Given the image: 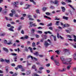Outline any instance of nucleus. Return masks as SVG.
Returning a JSON list of instances; mask_svg holds the SVG:
<instances>
[{
  "label": "nucleus",
  "instance_id": "nucleus-1",
  "mask_svg": "<svg viewBox=\"0 0 76 76\" xmlns=\"http://www.w3.org/2000/svg\"><path fill=\"white\" fill-rule=\"evenodd\" d=\"M48 42H49V43H51V40H50L49 39H48L47 41H45L44 45L45 48H47V47H48V46H49V45H50V44H49V43H48Z\"/></svg>",
  "mask_w": 76,
  "mask_h": 76
},
{
  "label": "nucleus",
  "instance_id": "nucleus-2",
  "mask_svg": "<svg viewBox=\"0 0 76 76\" xmlns=\"http://www.w3.org/2000/svg\"><path fill=\"white\" fill-rule=\"evenodd\" d=\"M27 59H29V58H31L32 60H33V59H34L36 61H37V58H36L35 57H33L32 56H31V55H29L27 57Z\"/></svg>",
  "mask_w": 76,
  "mask_h": 76
},
{
  "label": "nucleus",
  "instance_id": "nucleus-3",
  "mask_svg": "<svg viewBox=\"0 0 76 76\" xmlns=\"http://www.w3.org/2000/svg\"><path fill=\"white\" fill-rule=\"evenodd\" d=\"M50 3H53L54 4H58V1H57V0H55V1L54 2L52 1H51Z\"/></svg>",
  "mask_w": 76,
  "mask_h": 76
},
{
  "label": "nucleus",
  "instance_id": "nucleus-4",
  "mask_svg": "<svg viewBox=\"0 0 76 76\" xmlns=\"http://www.w3.org/2000/svg\"><path fill=\"white\" fill-rule=\"evenodd\" d=\"M35 31V29H34V28H32L31 29V32L32 35H35L34 33Z\"/></svg>",
  "mask_w": 76,
  "mask_h": 76
},
{
  "label": "nucleus",
  "instance_id": "nucleus-5",
  "mask_svg": "<svg viewBox=\"0 0 76 76\" xmlns=\"http://www.w3.org/2000/svg\"><path fill=\"white\" fill-rule=\"evenodd\" d=\"M66 68H63L62 69H59V72H66Z\"/></svg>",
  "mask_w": 76,
  "mask_h": 76
},
{
  "label": "nucleus",
  "instance_id": "nucleus-6",
  "mask_svg": "<svg viewBox=\"0 0 76 76\" xmlns=\"http://www.w3.org/2000/svg\"><path fill=\"white\" fill-rule=\"evenodd\" d=\"M54 62L56 66H60V63H59V62L57 60H54Z\"/></svg>",
  "mask_w": 76,
  "mask_h": 76
},
{
  "label": "nucleus",
  "instance_id": "nucleus-7",
  "mask_svg": "<svg viewBox=\"0 0 76 76\" xmlns=\"http://www.w3.org/2000/svg\"><path fill=\"white\" fill-rule=\"evenodd\" d=\"M2 49L3 50L5 51H6L7 52V53H9V50H8V49H7V48H3Z\"/></svg>",
  "mask_w": 76,
  "mask_h": 76
},
{
  "label": "nucleus",
  "instance_id": "nucleus-8",
  "mask_svg": "<svg viewBox=\"0 0 76 76\" xmlns=\"http://www.w3.org/2000/svg\"><path fill=\"white\" fill-rule=\"evenodd\" d=\"M31 5H29L28 4H26V6L27 7L25 8V9H29V7L30 6H31Z\"/></svg>",
  "mask_w": 76,
  "mask_h": 76
},
{
  "label": "nucleus",
  "instance_id": "nucleus-9",
  "mask_svg": "<svg viewBox=\"0 0 76 76\" xmlns=\"http://www.w3.org/2000/svg\"><path fill=\"white\" fill-rule=\"evenodd\" d=\"M72 61V58H69V59H66L65 61L66 62H69L70 61Z\"/></svg>",
  "mask_w": 76,
  "mask_h": 76
},
{
  "label": "nucleus",
  "instance_id": "nucleus-10",
  "mask_svg": "<svg viewBox=\"0 0 76 76\" xmlns=\"http://www.w3.org/2000/svg\"><path fill=\"white\" fill-rule=\"evenodd\" d=\"M63 19H65V20H67L69 19V17H66L65 16H63Z\"/></svg>",
  "mask_w": 76,
  "mask_h": 76
},
{
  "label": "nucleus",
  "instance_id": "nucleus-11",
  "mask_svg": "<svg viewBox=\"0 0 76 76\" xmlns=\"http://www.w3.org/2000/svg\"><path fill=\"white\" fill-rule=\"evenodd\" d=\"M42 39H46L47 38V36L46 35H43V36L42 37Z\"/></svg>",
  "mask_w": 76,
  "mask_h": 76
},
{
  "label": "nucleus",
  "instance_id": "nucleus-12",
  "mask_svg": "<svg viewBox=\"0 0 76 76\" xmlns=\"http://www.w3.org/2000/svg\"><path fill=\"white\" fill-rule=\"evenodd\" d=\"M15 4L14 5H15V7H18V6H16V5H18V2H14Z\"/></svg>",
  "mask_w": 76,
  "mask_h": 76
},
{
  "label": "nucleus",
  "instance_id": "nucleus-13",
  "mask_svg": "<svg viewBox=\"0 0 76 76\" xmlns=\"http://www.w3.org/2000/svg\"><path fill=\"white\" fill-rule=\"evenodd\" d=\"M34 54L37 56H38L39 55V53L38 52H36L34 53Z\"/></svg>",
  "mask_w": 76,
  "mask_h": 76
},
{
  "label": "nucleus",
  "instance_id": "nucleus-14",
  "mask_svg": "<svg viewBox=\"0 0 76 76\" xmlns=\"http://www.w3.org/2000/svg\"><path fill=\"white\" fill-rule=\"evenodd\" d=\"M17 67L18 68V69H22V68L23 67V66H22L21 65H18L17 66Z\"/></svg>",
  "mask_w": 76,
  "mask_h": 76
},
{
  "label": "nucleus",
  "instance_id": "nucleus-15",
  "mask_svg": "<svg viewBox=\"0 0 76 76\" xmlns=\"http://www.w3.org/2000/svg\"><path fill=\"white\" fill-rule=\"evenodd\" d=\"M61 61H62V62L64 61V58L63 56H62L61 57Z\"/></svg>",
  "mask_w": 76,
  "mask_h": 76
},
{
  "label": "nucleus",
  "instance_id": "nucleus-16",
  "mask_svg": "<svg viewBox=\"0 0 76 76\" xmlns=\"http://www.w3.org/2000/svg\"><path fill=\"white\" fill-rule=\"evenodd\" d=\"M61 9H62V12H65L66 10V9H65V8L64 7H62Z\"/></svg>",
  "mask_w": 76,
  "mask_h": 76
},
{
  "label": "nucleus",
  "instance_id": "nucleus-17",
  "mask_svg": "<svg viewBox=\"0 0 76 76\" xmlns=\"http://www.w3.org/2000/svg\"><path fill=\"white\" fill-rule=\"evenodd\" d=\"M34 0H30V2H32L34 4H36V2L34 1Z\"/></svg>",
  "mask_w": 76,
  "mask_h": 76
},
{
  "label": "nucleus",
  "instance_id": "nucleus-18",
  "mask_svg": "<svg viewBox=\"0 0 76 76\" xmlns=\"http://www.w3.org/2000/svg\"><path fill=\"white\" fill-rule=\"evenodd\" d=\"M6 35V33H4L0 34L1 37H4Z\"/></svg>",
  "mask_w": 76,
  "mask_h": 76
},
{
  "label": "nucleus",
  "instance_id": "nucleus-19",
  "mask_svg": "<svg viewBox=\"0 0 76 76\" xmlns=\"http://www.w3.org/2000/svg\"><path fill=\"white\" fill-rule=\"evenodd\" d=\"M26 74L27 75H28L31 74V71H27Z\"/></svg>",
  "mask_w": 76,
  "mask_h": 76
},
{
  "label": "nucleus",
  "instance_id": "nucleus-20",
  "mask_svg": "<svg viewBox=\"0 0 76 76\" xmlns=\"http://www.w3.org/2000/svg\"><path fill=\"white\" fill-rule=\"evenodd\" d=\"M4 61L6 62L7 63H10V60H9L5 59L4 60Z\"/></svg>",
  "mask_w": 76,
  "mask_h": 76
},
{
  "label": "nucleus",
  "instance_id": "nucleus-21",
  "mask_svg": "<svg viewBox=\"0 0 76 76\" xmlns=\"http://www.w3.org/2000/svg\"><path fill=\"white\" fill-rule=\"evenodd\" d=\"M60 21H56L55 25H59V23H60Z\"/></svg>",
  "mask_w": 76,
  "mask_h": 76
},
{
  "label": "nucleus",
  "instance_id": "nucleus-22",
  "mask_svg": "<svg viewBox=\"0 0 76 76\" xmlns=\"http://www.w3.org/2000/svg\"><path fill=\"white\" fill-rule=\"evenodd\" d=\"M11 12H12L13 14H15L16 13V12L15 11V10H12L11 11Z\"/></svg>",
  "mask_w": 76,
  "mask_h": 76
},
{
  "label": "nucleus",
  "instance_id": "nucleus-23",
  "mask_svg": "<svg viewBox=\"0 0 76 76\" xmlns=\"http://www.w3.org/2000/svg\"><path fill=\"white\" fill-rule=\"evenodd\" d=\"M70 44H71V45H72L73 46V47H74V48H76V45H74V44L73 43H70Z\"/></svg>",
  "mask_w": 76,
  "mask_h": 76
},
{
  "label": "nucleus",
  "instance_id": "nucleus-24",
  "mask_svg": "<svg viewBox=\"0 0 76 76\" xmlns=\"http://www.w3.org/2000/svg\"><path fill=\"white\" fill-rule=\"evenodd\" d=\"M70 67H71V66L68 65L67 67V70H70Z\"/></svg>",
  "mask_w": 76,
  "mask_h": 76
},
{
  "label": "nucleus",
  "instance_id": "nucleus-25",
  "mask_svg": "<svg viewBox=\"0 0 76 76\" xmlns=\"http://www.w3.org/2000/svg\"><path fill=\"white\" fill-rule=\"evenodd\" d=\"M73 37L74 38V41L75 42H76V36L74 35Z\"/></svg>",
  "mask_w": 76,
  "mask_h": 76
},
{
  "label": "nucleus",
  "instance_id": "nucleus-26",
  "mask_svg": "<svg viewBox=\"0 0 76 76\" xmlns=\"http://www.w3.org/2000/svg\"><path fill=\"white\" fill-rule=\"evenodd\" d=\"M28 49L30 50L31 53H33L32 51V49L31 48V47H28Z\"/></svg>",
  "mask_w": 76,
  "mask_h": 76
},
{
  "label": "nucleus",
  "instance_id": "nucleus-27",
  "mask_svg": "<svg viewBox=\"0 0 76 76\" xmlns=\"http://www.w3.org/2000/svg\"><path fill=\"white\" fill-rule=\"evenodd\" d=\"M47 8L44 7L42 8V10L43 11L45 12V11L47 10Z\"/></svg>",
  "mask_w": 76,
  "mask_h": 76
},
{
  "label": "nucleus",
  "instance_id": "nucleus-28",
  "mask_svg": "<svg viewBox=\"0 0 76 76\" xmlns=\"http://www.w3.org/2000/svg\"><path fill=\"white\" fill-rule=\"evenodd\" d=\"M14 16L15 17H16L17 18H19V15L17 14H15Z\"/></svg>",
  "mask_w": 76,
  "mask_h": 76
},
{
  "label": "nucleus",
  "instance_id": "nucleus-29",
  "mask_svg": "<svg viewBox=\"0 0 76 76\" xmlns=\"http://www.w3.org/2000/svg\"><path fill=\"white\" fill-rule=\"evenodd\" d=\"M10 55H12L14 56H16L17 55V54L15 53H12L10 54Z\"/></svg>",
  "mask_w": 76,
  "mask_h": 76
},
{
  "label": "nucleus",
  "instance_id": "nucleus-30",
  "mask_svg": "<svg viewBox=\"0 0 76 76\" xmlns=\"http://www.w3.org/2000/svg\"><path fill=\"white\" fill-rule=\"evenodd\" d=\"M32 46L33 47H35V42H33L32 43Z\"/></svg>",
  "mask_w": 76,
  "mask_h": 76
},
{
  "label": "nucleus",
  "instance_id": "nucleus-31",
  "mask_svg": "<svg viewBox=\"0 0 76 76\" xmlns=\"http://www.w3.org/2000/svg\"><path fill=\"white\" fill-rule=\"evenodd\" d=\"M53 24L52 23H50L47 25V26H51Z\"/></svg>",
  "mask_w": 76,
  "mask_h": 76
},
{
  "label": "nucleus",
  "instance_id": "nucleus-32",
  "mask_svg": "<svg viewBox=\"0 0 76 76\" xmlns=\"http://www.w3.org/2000/svg\"><path fill=\"white\" fill-rule=\"evenodd\" d=\"M24 39H28V37L27 35H26L24 37Z\"/></svg>",
  "mask_w": 76,
  "mask_h": 76
},
{
  "label": "nucleus",
  "instance_id": "nucleus-33",
  "mask_svg": "<svg viewBox=\"0 0 76 76\" xmlns=\"http://www.w3.org/2000/svg\"><path fill=\"white\" fill-rule=\"evenodd\" d=\"M14 59L15 61H17V60H16L17 59V57L16 56H15L14 58Z\"/></svg>",
  "mask_w": 76,
  "mask_h": 76
},
{
  "label": "nucleus",
  "instance_id": "nucleus-34",
  "mask_svg": "<svg viewBox=\"0 0 76 76\" xmlns=\"http://www.w3.org/2000/svg\"><path fill=\"white\" fill-rule=\"evenodd\" d=\"M53 39L54 41H57V39L56 38V36L54 37Z\"/></svg>",
  "mask_w": 76,
  "mask_h": 76
},
{
  "label": "nucleus",
  "instance_id": "nucleus-35",
  "mask_svg": "<svg viewBox=\"0 0 76 76\" xmlns=\"http://www.w3.org/2000/svg\"><path fill=\"white\" fill-rule=\"evenodd\" d=\"M37 32L39 33V34H42V31H38Z\"/></svg>",
  "mask_w": 76,
  "mask_h": 76
},
{
  "label": "nucleus",
  "instance_id": "nucleus-36",
  "mask_svg": "<svg viewBox=\"0 0 76 76\" xmlns=\"http://www.w3.org/2000/svg\"><path fill=\"white\" fill-rule=\"evenodd\" d=\"M36 12L37 13H39V10L38 9L36 10Z\"/></svg>",
  "mask_w": 76,
  "mask_h": 76
},
{
  "label": "nucleus",
  "instance_id": "nucleus-37",
  "mask_svg": "<svg viewBox=\"0 0 76 76\" xmlns=\"http://www.w3.org/2000/svg\"><path fill=\"white\" fill-rule=\"evenodd\" d=\"M9 30V31H12V32H13V31H14V30H13V29H12V28H10L8 29Z\"/></svg>",
  "mask_w": 76,
  "mask_h": 76
},
{
  "label": "nucleus",
  "instance_id": "nucleus-38",
  "mask_svg": "<svg viewBox=\"0 0 76 76\" xmlns=\"http://www.w3.org/2000/svg\"><path fill=\"white\" fill-rule=\"evenodd\" d=\"M35 37L37 38H39V35L37 34L35 35Z\"/></svg>",
  "mask_w": 76,
  "mask_h": 76
},
{
  "label": "nucleus",
  "instance_id": "nucleus-39",
  "mask_svg": "<svg viewBox=\"0 0 76 76\" xmlns=\"http://www.w3.org/2000/svg\"><path fill=\"white\" fill-rule=\"evenodd\" d=\"M69 50L67 49H65L64 50V51L65 53H66V52H67Z\"/></svg>",
  "mask_w": 76,
  "mask_h": 76
},
{
  "label": "nucleus",
  "instance_id": "nucleus-40",
  "mask_svg": "<svg viewBox=\"0 0 76 76\" xmlns=\"http://www.w3.org/2000/svg\"><path fill=\"white\" fill-rule=\"evenodd\" d=\"M27 45H30L31 44V42L30 41H28L27 42Z\"/></svg>",
  "mask_w": 76,
  "mask_h": 76
},
{
  "label": "nucleus",
  "instance_id": "nucleus-41",
  "mask_svg": "<svg viewBox=\"0 0 76 76\" xmlns=\"http://www.w3.org/2000/svg\"><path fill=\"white\" fill-rule=\"evenodd\" d=\"M55 52L56 53H57V54H60V53H59V50H56L55 51Z\"/></svg>",
  "mask_w": 76,
  "mask_h": 76
},
{
  "label": "nucleus",
  "instance_id": "nucleus-42",
  "mask_svg": "<svg viewBox=\"0 0 76 76\" xmlns=\"http://www.w3.org/2000/svg\"><path fill=\"white\" fill-rule=\"evenodd\" d=\"M61 4H62L63 5H66V3L63 2V1H62L61 2Z\"/></svg>",
  "mask_w": 76,
  "mask_h": 76
},
{
  "label": "nucleus",
  "instance_id": "nucleus-43",
  "mask_svg": "<svg viewBox=\"0 0 76 76\" xmlns=\"http://www.w3.org/2000/svg\"><path fill=\"white\" fill-rule=\"evenodd\" d=\"M22 28V26H20L18 28V31H20V29H21Z\"/></svg>",
  "mask_w": 76,
  "mask_h": 76
},
{
  "label": "nucleus",
  "instance_id": "nucleus-44",
  "mask_svg": "<svg viewBox=\"0 0 76 76\" xmlns=\"http://www.w3.org/2000/svg\"><path fill=\"white\" fill-rule=\"evenodd\" d=\"M25 50L26 51H28V49L27 48V47H25Z\"/></svg>",
  "mask_w": 76,
  "mask_h": 76
},
{
  "label": "nucleus",
  "instance_id": "nucleus-45",
  "mask_svg": "<svg viewBox=\"0 0 76 76\" xmlns=\"http://www.w3.org/2000/svg\"><path fill=\"white\" fill-rule=\"evenodd\" d=\"M29 20H34V19L32 18H29Z\"/></svg>",
  "mask_w": 76,
  "mask_h": 76
},
{
  "label": "nucleus",
  "instance_id": "nucleus-46",
  "mask_svg": "<svg viewBox=\"0 0 76 76\" xmlns=\"http://www.w3.org/2000/svg\"><path fill=\"white\" fill-rule=\"evenodd\" d=\"M32 25L33 26H37V25H36V24H35V23L32 24Z\"/></svg>",
  "mask_w": 76,
  "mask_h": 76
},
{
  "label": "nucleus",
  "instance_id": "nucleus-47",
  "mask_svg": "<svg viewBox=\"0 0 76 76\" xmlns=\"http://www.w3.org/2000/svg\"><path fill=\"white\" fill-rule=\"evenodd\" d=\"M44 39H43V38H42V39L40 40V42H44Z\"/></svg>",
  "mask_w": 76,
  "mask_h": 76
},
{
  "label": "nucleus",
  "instance_id": "nucleus-48",
  "mask_svg": "<svg viewBox=\"0 0 76 76\" xmlns=\"http://www.w3.org/2000/svg\"><path fill=\"white\" fill-rule=\"evenodd\" d=\"M42 69H44V67H41L39 68V70H42Z\"/></svg>",
  "mask_w": 76,
  "mask_h": 76
},
{
  "label": "nucleus",
  "instance_id": "nucleus-49",
  "mask_svg": "<svg viewBox=\"0 0 76 76\" xmlns=\"http://www.w3.org/2000/svg\"><path fill=\"white\" fill-rule=\"evenodd\" d=\"M4 44H7V41L6 40H5L4 41Z\"/></svg>",
  "mask_w": 76,
  "mask_h": 76
},
{
  "label": "nucleus",
  "instance_id": "nucleus-50",
  "mask_svg": "<svg viewBox=\"0 0 76 76\" xmlns=\"http://www.w3.org/2000/svg\"><path fill=\"white\" fill-rule=\"evenodd\" d=\"M59 38H60L61 39H64V37H61V36H60Z\"/></svg>",
  "mask_w": 76,
  "mask_h": 76
},
{
  "label": "nucleus",
  "instance_id": "nucleus-51",
  "mask_svg": "<svg viewBox=\"0 0 76 76\" xmlns=\"http://www.w3.org/2000/svg\"><path fill=\"white\" fill-rule=\"evenodd\" d=\"M4 60L3 58H1L0 60L1 62H4Z\"/></svg>",
  "mask_w": 76,
  "mask_h": 76
},
{
  "label": "nucleus",
  "instance_id": "nucleus-52",
  "mask_svg": "<svg viewBox=\"0 0 76 76\" xmlns=\"http://www.w3.org/2000/svg\"><path fill=\"white\" fill-rule=\"evenodd\" d=\"M9 15L11 17H13V14H10Z\"/></svg>",
  "mask_w": 76,
  "mask_h": 76
},
{
  "label": "nucleus",
  "instance_id": "nucleus-53",
  "mask_svg": "<svg viewBox=\"0 0 76 76\" xmlns=\"http://www.w3.org/2000/svg\"><path fill=\"white\" fill-rule=\"evenodd\" d=\"M45 13L47 15H50V13L49 12H46Z\"/></svg>",
  "mask_w": 76,
  "mask_h": 76
},
{
  "label": "nucleus",
  "instance_id": "nucleus-54",
  "mask_svg": "<svg viewBox=\"0 0 76 76\" xmlns=\"http://www.w3.org/2000/svg\"><path fill=\"white\" fill-rule=\"evenodd\" d=\"M57 37L58 39L60 38V36H59V34L58 33L57 34Z\"/></svg>",
  "mask_w": 76,
  "mask_h": 76
},
{
  "label": "nucleus",
  "instance_id": "nucleus-55",
  "mask_svg": "<svg viewBox=\"0 0 76 76\" xmlns=\"http://www.w3.org/2000/svg\"><path fill=\"white\" fill-rule=\"evenodd\" d=\"M7 12L5 11L3 12V14H4V15H6V14H7Z\"/></svg>",
  "mask_w": 76,
  "mask_h": 76
},
{
  "label": "nucleus",
  "instance_id": "nucleus-56",
  "mask_svg": "<svg viewBox=\"0 0 76 76\" xmlns=\"http://www.w3.org/2000/svg\"><path fill=\"white\" fill-rule=\"evenodd\" d=\"M39 57H41L42 58L43 57V55H39H39H38Z\"/></svg>",
  "mask_w": 76,
  "mask_h": 76
},
{
  "label": "nucleus",
  "instance_id": "nucleus-57",
  "mask_svg": "<svg viewBox=\"0 0 76 76\" xmlns=\"http://www.w3.org/2000/svg\"><path fill=\"white\" fill-rule=\"evenodd\" d=\"M67 37H68L69 38H71L72 37H71V36L70 35H66Z\"/></svg>",
  "mask_w": 76,
  "mask_h": 76
},
{
  "label": "nucleus",
  "instance_id": "nucleus-58",
  "mask_svg": "<svg viewBox=\"0 0 76 76\" xmlns=\"http://www.w3.org/2000/svg\"><path fill=\"white\" fill-rule=\"evenodd\" d=\"M7 26L8 27H11V25L9 24H8Z\"/></svg>",
  "mask_w": 76,
  "mask_h": 76
},
{
  "label": "nucleus",
  "instance_id": "nucleus-59",
  "mask_svg": "<svg viewBox=\"0 0 76 76\" xmlns=\"http://www.w3.org/2000/svg\"><path fill=\"white\" fill-rule=\"evenodd\" d=\"M21 69H22L21 70L22 72H24V71H25V69L23 68V67Z\"/></svg>",
  "mask_w": 76,
  "mask_h": 76
},
{
  "label": "nucleus",
  "instance_id": "nucleus-60",
  "mask_svg": "<svg viewBox=\"0 0 76 76\" xmlns=\"http://www.w3.org/2000/svg\"><path fill=\"white\" fill-rule=\"evenodd\" d=\"M50 9H54V6H51L50 7Z\"/></svg>",
  "mask_w": 76,
  "mask_h": 76
},
{
  "label": "nucleus",
  "instance_id": "nucleus-61",
  "mask_svg": "<svg viewBox=\"0 0 76 76\" xmlns=\"http://www.w3.org/2000/svg\"><path fill=\"white\" fill-rule=\"evenodd\" d=\"M53 57H54V56H52L51 57V60H54V59L53 58Z\"/></svg>",
  "mask_w": 76,
  "mask_h": 76
},
{
  "label": "nucleus",
  "instance_id": "nucleus-62",
  "mask_svg": "<svg viewBox=\"0 0 76 76\" xmlns=\"http://www.w3.org/2000/svg\"><path fill=\"white\" fill-rule=\"evenodd\" d=\"M49 28V29H50V30H53V28L52 27H50Z\"/></svg>",
  "mask_w": 76,
  "mask_h": 76
},
{
  "label": "nucleus",
  "instance_id": "nucleus-63",
  "mask_svg": "<svg viewBox=\"0 0 76 76\" xmlns=\"http://www.w3.org/2000/svg\"><path fill=\"white\" fill-rule=\"evenodd\" d=\"M34 18H36L37 17V14H35V15H34Z\"/></svg>",
  "mask_w": 76,
  "mask_h": 76
},
{
  "label": "nucleus",
  "instance_id": "nucleus-64",
  "mask_svg": "<svg viewBox=\"0 0 76 76\" xmlns=\"http://www.w3.org/2000/svg\"><path fill=\"white\" fill-rule=\"evenodd\" d=\"M34 76H39V75L37 74H34Z\"/></svg>",
  "mask_w": 76,
  "mask_h": 76
}]
</instances>
